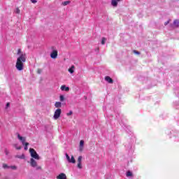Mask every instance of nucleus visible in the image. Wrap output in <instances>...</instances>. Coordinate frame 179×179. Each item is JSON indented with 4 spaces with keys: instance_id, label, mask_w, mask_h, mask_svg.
I'll use <instances>...</instances> for the list:
<instances>
[{
    "instance_id": "nucleus-1",
    "label": "nucleus",
    "mask_w": 179,
    "mask_h": 179,
    "mask_svg": "<svg viewBox=\"0 0 179 179\" xmlns=\"http://www.w3.org/2000/svg\"><path fill=\"white\" fill-rule=\"evenodd\" d=\"M24 62H26V54H22L17 59V62L15 64L16 69L17 71H23V68L24 66Z\"/></svg>"
},
{
    "instance_id": "nucleus-2",
    "label": "nucleus",
    "mask_w": 179,
    "mask_h": 179,
    "mask_svg": "<svg viewBox=\"0 0 179 179\" xmlns=\"http://www.w3.org/2000/svg\"><path fill=\"white\" fill-rule=\"evenodd\" d=\"M17 136L18 139L22 142V145L24 146V150H27L29 148L27 146L29 145V143L26 142V137H22L19 133H17Z\"/></svg>"
},
{
    "instance_id": "nucleus-3",
    "label": "nucleus",
    "mask_w": 179,
    "mask_h": 179,
    "mask_svg": "<svg viewBox=\"0 0 179 179\" xmlns=\"http://www.w3.org/2000/svg\"><path fill=\"white\" fill-rule=\"evenodd\" d=\"M29 153L32 159H36V160H40V156H38V154H37L36 150H34V148H30Z\"/></svg>"
},
{
    "instance_id": "nucleus-4",
    "label": "nucleus",
    "mask_w": 179,
    "mask_h": 179,
    "mask_svg": "<svg viewBox=\"0 0 179 179\" xmlns=\"http://www.w3.org/2000/svg\"><path fill=\"white\" fill-rule=\"evenodd\" d=\"M62 113V110L61 108H58L55 111L53 118L54 120H58L61 117V113Z\"/></svg>"
},
{
    "instance_id": "nucleus-5",
    "label": "nucleus",
    "mask_w": 179,
    "mask_h": 179,
    "mask_svg": "<svg viewBox=\"0 0 179 179\" xmlns=\"http://www.w3.org/2000/svg\"><path fill=\"white\" fill-rule=\"evenodd\" d=\"M82 159H83V157L82 156H79L78 158V164H77V167L78 169H83V167L82 166Z\"/></svg>"
},
{
    "instance_id": "nucleus-6",
    "label": "nucleus",
    "mask_w": 179,
    "mask_h": 179,
    "mask_svg": "<svg viewBox=\"0 0 179 179\" xmlns=\"http://www.w3.org/2000/svg\"><path fill=\"white\" fill-rule=\"evenodd\" d=\"M172 29H177V27H179V20H175L173 21V24L171 25Z\"/></svg>"
},
{
    "instance_id": "nucleus-7",
    "label": "nucleus",
    "mask_w": 179,
    "mask_h": 179,
    "mask_svg": "<svg viewBox=\"0 0 179 179\" xmlns=\"http://www.w3.org/2000/svg\"><path fill=\"white\" fill-rule=\"evenodd\" d=\"M122 0H111V5L114 6V8H117L118 6V2H121Z\"/></svg>"
},
{
    "instance_id": "nucleus-8",
    "label": "nucleus",
    "mask_w": 179,
    "mask_h": 179,
    "mask_svg": "<svg viewBox=\"0 0 179 179\" xmlns=\"http://www.w3.org/2000/svg\"><path fill=\"white\" fill-rule=\"evenodd\" d=\"M50 57L53 59H55L58 57V51L57 50H53L52 53L50 54Z\"/></svg>"
},
{
    "instance_id": "nucleus-9",
    "label": "nucleus",
    "mask_w": 179,
    "mask_h": 179,
    "mask_svg": "<svg viewBox=\"0 0 179 179\" xmlns=\"http://www.w3.org/2000/svg\"><path fill=\"white\" fill-rule=\"evenodd\" d=\"M30 164L31 167H37V162L34 159L31 158L30 160Z\"/></svg>"
},
{
    "instance_id": "nucleus-10",
    "label": "nucleus",
    "mask_w": 179,
    "mask_h": 179,
    "mask_svg": "<svg viewBox=\"0 0 179 179\" xmlns=\"http://www.w3.org/2000/svg\"><path fill=\"white\" fill-rule=\"evenodd\" d=\"M85 145V141L83 140H81L80 141V145H79V150L80 152H83V146Z\"/></svg>"
},
{
    "instance_id": "nucleus-11",
    "label": "nucleus",
    "mask_w": 179,
    "mask_h": 179,
    "mask_svg": "<svg viewBox=\"0 0 179 179\" xmlns=\"http://www.w3.org/2000/svg\"><path fill=\"white\" fill-rule=\"evenodd\" d=\"M57 179H66V175L64 173H60L57 176Z\"/></svg>"
},
{
    "instance_id": "nucleus-12",
    "label": "nucleus",
    "mask_w": 179,
    "mask_h": 179,
    "mask_svg": "<svg viewBox=\"0 0 179 179\" xmlns=\"http://www.w3.org/2000/svg\"><path fill=\"white\" fill-rule=\"evenodd\" d=\"M105 80H106L108 83H114V80H113V78L110 76H106Z\"/></svg>"
},
{
    "instance_id": "nucleus-13",
    "label": "nucleus",
    "mask_w": 179,
    "mask_h": 179,
    "mask_svg": "<svg viewBox=\"0 0 179 179\" xmlns=\"http://www.w3.org/2000/svg\"><path fill=\"white\" fill-rule=\"evenodd\" d=\"M61 90H62V92H69V87H66V85H62Z\"/></svg>"
},
{
    "instance_id": "nucleus-14",
    "label": "nucleus",
    "mask_w": 179,
    "mask_h": 179,
    "mask_svg": "<svg viewBox=\"0 0 179 179\" xmlns=\"http://www.w3.org/2000/svg\"><path fill=\"white\" fill-rule=\"evenodd\" d=\"M74 69H75V66L72 65L71 67L69 69V72L70 73H73V72H75Z\"/></svg>"
},
{
    "instance_id": "nucleus-15",
    "label": "nucleus",
    "mask_w": 179,
    "mask_h": 179,
    "mask_svg": "<svg viewBox=\"0 0 179 179\" xmlns=\"http://www.w3.org/2000/svg\"><path fill=\"white\" fill-rule=\"evenodd\" d=\"M70 163H73V164H75V163H76V160L75 159V157H73V155H71Z\"/></svg>"
},
{
    "instance_id": "nucleus-16",
    "label": "nucleus",
    "mask_w": 179,
    "mask_h": 179,
    "mask_svg": "<svg viewBox=\"0 0 179 179\" xmlns=\"http://www.w3.org/2000/svg\"><path fill=\"white\" fill-rule=\"evenodd\" d=\"M56 108H59L60 107H62V103L61 102H56L55 104Z\"/></svg>"
},
{
    "instance_id": "nucleus-17",
    "label": "nucleus",
    "mask_w": 179,
    "mask_h": 179,
    "mask_svg": "<svg viewBox=\"0 0 179 179\" xmlns=\"http://www.w3.org/2000/svg\"><path fill=\"white\" fill-rule=\"evenodd\" d=\"M126 176L127 177H132L133 174H132V172H131V171H128L127 173H126Z\"/></svg>"
},
{
    "instance_id": "nucleus-18",
    "label": "nucleus",
    "mask_w": 179,
    "mask_h": 179,
    "mask_svg": "<svg viewBox=\"0 0 179 179\" xmlns=\"http://www.w3.org/2000/svg\"><path fill=\"white\" fill-rule=\"evenodd\" d=\"M69 3H71V1H66L62 3V5L64 6H66V5H69Z\"/></svg>"
},
{
    "instance_id": "nucleus-19",
    "label": "nucleus",
    "mask_w": 179,
    "mask_h": 179,
    "mask_svg": "<svg viewBox=\"0 0 179 179\" xmlns=\"http://www.w3.org/2000/svg\"><path fill=\"white\" fill-rule=\"evenodd\" d=\"M106 41L107 39L105 37L102 38V41H101L102 45H104V44H106Z\"/></svg>"
},
{
    "instance_id": "nucleus-20",
    "label": "nucleus",
    "mask_w": 179,
    "mask_h": 179,
    "mask_svg": "<svg viewBox=\"0 0 179 179\" xmlns=\"http://www.w3.org/2000/svg\"><path fill=\"white\" fill-rule=\"evenodd\" d=\"M66 157L67 161L69 162V163H70L71 162V157H69L68 153H66Z\"/></svg>"
},
{
    "instance_id": "nucleus-21",
    "label": "nucleus",
    "mask_w": 179,
    "mask_h": 179,
    "mask_svg": "<svg viewBox=\"0 0 179 179\" xmlns=\"http://www.w3.org/2000/svg\"><path fill=\"white\" fill-rule=\"evenodd\" d=\"M17 54V55H22V54H26V53H22V50L18 49Z\"/></svg>"
},
{
    "instance_id": "nucleus-22",
    "label": "nucleus",
    "mask_w": 179,
    "mask_h": 179,
    "mask_svg": "<svg viewBox=\"0 0 179 179\" xmlns=\"http://www.w3.org/2000/svg\"><path fill=\"white\" fill-rule=\"evenodd\" d=\"M59 99L60 101H64V100H65V97L64 96V95H60Z\"/></svg>"
},
{
    "instance_id": "nucleus-23",
    "label": "nucleus",
    "mask_w": 179,
    "mask_h": 179,
    "mask_svg": "<svg viewBox=\"0 0 179 179\" xmlns=\"http://www.w3.org/2000/svg\"><path fill=\"white\" fill-rule=\"evenodd\" d=\"M3 169H9V166H8V164H3Z\"/></svg>"
},
{
    "instance_id": "nucleus-24",
    "label": "nucleus",
    "mask_w": 179,
    "mask_h": 179,
    "mask_svg": "<svg viewBox=\"0 0 179 179\" xmlns=\"http://www.w3.org/2000/svg\"><path fill=\"white\" fill-rule=\"evenodd\" d=\"M133 52H134V54H137V55H141V52H138L137 50H134Z\"/></svg>"
},
{
    "instance_id": "nucleus-25",
    "label": "nucleus",
    "mask_w": 179,
    "mask_h": 179,
    "mask_svg": "<svg viewBox=\"0 0 179 179\" xmlns=\"http://www.w3.org/2000/svg\"><path fill=\"white\" fill-rule=\"evenodd\" d=\"M15 13H17V15H19V13H20V9H19V8H17Z\"/></svg>"
},
{
    "instance_id": "nucleus-26",
    "label": "nucleus",
    "mask_w": 179,
    "mask_h": 179,
    "mask_svg": "<svg viewBox=\"0 0 179 179\" xmlns=\"http://www.w3.org/2000/svg\"><path fill=\"white\" fill-rule=\"evenodd\" d=\"M8 107H10V103H7L6 105V108H8Z\"/></svg>"
},
{
    "instance_id": "nucleus-27",
    "label": "nucleus",
    "mask_w": 179,
    "mask_h": 179,
    "mask_svg": "<svg viewBox=\"0 0 179 179\" xmlns=\"http://www.w3.org/2000/svg\"><path fill=\"white\" fill-rule=\"evenodd\" d=\"M72 114H73V112H72V110H71L69 113H68L66 114V115L69 116V115H72Z\"/></svg>"
},
{
    "instance_id": "nucleus-28",
    "label": "nucleus",
    "mask_w": 179,
    "mask_h": 179,
    "mask_svg": "<svg viewBox=\"0 0 179 179\" xmlns=\"http://www.w3.org/2000/svg\"><path fill=\"white\" fill-rule=\"evenodd\" d=\"M170 23V20H168L167 22H164V26H167Z\"/></svg>"
},
{
    "instance_id": "nucleus-29",
    "label": "nucleus",
    "mask_w": 179,
    "mask_h": 179,
    "mask_svg": "<svg viewBox=\"0 0 179 179\" xmlns=\"http://www.w3.org/2000/svg\"><path fill=\"white\" fill-rule=\"evenodd\" d=\"M32 3H37V0H31Z\"/></svg>"
},
{
    "instance_id": "nucleus-30",
    "label": "nucleus",
    "mask_w": 179,
    "mask_h": 179,
    "mask_svg": "<svg viewBox=\"0 0 179 179\" xmlns=\"http://www.w3.org/2000/svg\"><path fill=\"white\" fill-rule=\"evenodd\" d=\"M10 168H11L13 170H16V166H10Z\"/></svg>"
},
{
    "instance_id": "nucleus-31",
    "label": "nucleus",
    "mask_w": 179,
    "mask_h": 179,
    "mask_svg": "<svg viewBox=\"0 0 179 179\" xmlns=\"http://www.w3.org/2000/svg\"><path fill=\"white\" fill-rule=\"evenodd\" d=\"M16 149L17 150H20V149H22V147L21 146L17 147Z\"/></svg>"
},
{
    "instance_id": "nucleus-32",
    "label": "nucleus",
    "mask_w": 179,
    "mask_h": 179,
    "mask_svg": "<svg viewBox=\"0 0 179 179\" xmlns=\"http://www.w3.org/2000/svg\"><path fill=\"white\" fill-rule=\"evenodd\" d=\"M37 73H41V69H38V71H37Z\"/></svg>"
},
{
    "instance_id": "nucleus-33",
    "label": "nucleus",
    "mask_w": 179,
    "mask_h": 179,
    "mask_svg": "<svg viewBox=\"0 0 179 179\" xmlns=\"http://www.w3.org/2000/svg\"><path fill=\"white\" fill-rule=\"evenodd\" d=\"M15 148H17V144L14 145Z\"/></svg>"
},
{
    "instance_id": "nucleus-34",
    "label": "nucleus",
    "mask_w": 179,
    "mask_h": 179,
    "mask_svg": "<svg viewBox=\"0 0 179 179\" xmlns=\"http://www.w3.org/2000/svg\"><path fill=\"white\" fill-rule=\"evenodd\" d=\"M20 158H21V159H24V157H20Z\"/></svg>"
}]
</instances>
